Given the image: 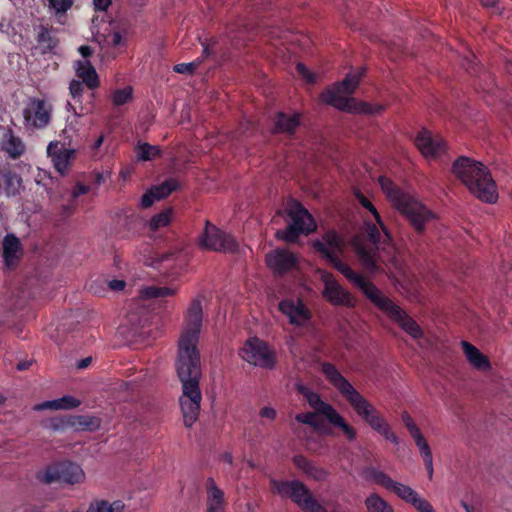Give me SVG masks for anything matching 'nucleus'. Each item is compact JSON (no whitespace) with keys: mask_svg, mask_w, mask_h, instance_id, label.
I'll return each mask as SVG.
<instances>
[{"mask_svg":"<svg viewBox=\"0 0 512 512\" xmlns=\"http://www.w3.org/2000/svg\"><path fill=\"white\" fill-rule=\"evenodd\" d=\"M204 297L198 295L189 305L184 317L183 328L178 340L176 371L182 384L179 398L186 427H191L198 419L202 394L199 387L201 378L200 353L197 348L202 327Z\"/></svg>","mask_w":512,"mask_h":512,"instance_id":"nucleus-1","label":"nucleus"},{"mask_svg":"<svg viewBox=\"0 0 512 512\" xmlns=\"http://www.w3.org/2000/svg\"><path fill=\"white\" fill-rule=\"evenodd\" d=\"M345 243L343 239L334 231L326 232L321 239L314 241L313 247L326 257L333 266L341 272L350 282L359 287L363 293L392 321L407 333L414 340H419L424 336L422 328L410 317L401 307L392 300L385 297L378 288L371 282L355 273L347 264L338 259Z\"/></svg>","mask_w":512,"mask_h":512,"instance_id":"nucleus-2","label":"nucleus"},{"mask_svg":"<svg viewBox=\"0 0 512 512\" xmlns=\"http://www.w3.org/2000/svg\"><path fill=\"white\" fill-rule=\"evenodd\" d=\"M320 370L326 380L339 392L356 414L365 421L371 429L396 445L400 443L399 438L391 430L390 425L378 412L376 407L340 373L335 365L324 362L321 364Z\"/></svg>","mask_w":512,"mask_h":512,"instance_id":"nucleus-3","label":"nucleus"},{"mask_svg":"<svg viewBox=\"0 0 512 512\" xmlns=\"http://www.w3.org/2000/svg\"><path fill=\"white\" fill-rule=\"evenodd\" d=\"M356 197L359 203L371 213L376 223L366 221L365 230L368 241L355 239L353 245L362 265L372 273L378 272L381 271V263L386 261L385 255L393 252L390 235L372 202L360 193Z\"/></svg>","mask_w":512,"mask_h":512,"instance_id":"nucleus-4","label":"nucleus"},{"mask_svg":"<svg viewBox=\"0 0 512 512\" xmlns=\"http://www.w3.org/2000/svg\"><path fill=\"white\" fill-rule=\"evenodd\" d=\"M452 172L476 198L487 203L496 202V183L484 164L462 156L454 161Z\"/></svg>","mask_w":512,"mask_h":512,"instance_id":"nucleus-5","label":"nucleus"},{"mask_svg":"<svg viewBox=\"0 0 512 512\" xmlns=\"http://www.w3.org/2000/svg\"><path fill=\"white\" fill-rule=\"evenodd\" d=\"M378 182L393 207L405 216L415 231L422 233L425 225L434 219V214L414 197L397 188L387 177H379Z\"/></svg>","mask_w":512,"mask_h":512,"instance_id":"nucleus-6","label":"nucleus"},{"mask_svg":"<svg viewBox=\"0 0 512 512\" xmlns=\"http://www.w3.org/2000/svg\"><path fill=\"white\" fill-rule=\"evenodd\" d=\"M285 213L290 218V223L284 230L276 232L277 238L293 243L300 234L307 235L316 229L313 217L299 202L295 200L288 201Z\"/></svg>","mask_w":512,"mask_h":512,"instance_id":"nucleus-7","label":"nucleus"},{"mask_svg":"<svg viewBox=\"0 0 512 512\" xmlns=\"http://www.w3.org/2000/svg\"><path fill=\"white\" fill-rule=\"evenodd\" d=\"M362 76L363 71L348 73L343 81L322 93L323 102L339 110L354 111L359 102L355 98L350 97V95L358 87Z\"/></svg>","mask_w":512,"mask_h":512,"instance_id":"nucleus-8","label":"nucleus"},{"mask_svg":"<svg viewBox=\"0 0 512 512\" xmlns=\"http://www.w3.org/2000/svg\"><path fill=\"white\" fill-rule=\"evenodd\" d=\"M272 490L281 497L291 498L298 506L309 512H321L322 507L313 498L306 486L299 481L272 480Z\"/></svg>","mask_w":512,"mask_h":512,"instance_id":"nucleus-9","label":"nucleus"},{"mask_svg":"<svg viewBox=\"0 0 512 512\" xmlns=\"http://www.w3.org/2000/svg\"><path fill=\"white\" fill-rule=\"evenodd\" d=\"M370 479L385 489L393 492L401 500L412 505L415 509L425 500L412 487L393 480L389 475L376 468L370 467L366 470Z\"/></svg>","mask_w":512,"mask_h":512,"instance_id":"nucleus-10","label":"nucleus"},{"mask_svg":"<svg viewBox=\"0 0 512 512\" xmlns=\"http://www.w3.org/2000/svg\"><path fill=\"white\" fill-rule=\"evenodd\" d=\"M239 355L244 361L261 368L272 369L275 365V353L258 338L248 339Z\"/></svg>","mask_w":512,"mask_h":512,"instance_id":"nucleus-11","label":"nucleus"},{"mask_svg":"<svg viewBox=\"0 0 512 512\" xmlns=\"http://www.w3.org/2000/svg\"><path fill=\"white\" fill-rule=\"evenodd\" d=\"M53 106L46 100L31 98L23 109L24 124L27 128H45L51 120Z\"/></svg>","mask_w":512,"mask_h":512,"instance_id":"nucleus-12","label":"nucleus"},{"mask_svg":"<svg viewBox=\"0 0 512 512\" xmlns=\"http://www.w3.org/2000/svg\"><path fill=\"white\" fill-rule=\"evenodd\" d=\"M200 245L204 249L218 252H234L238 248L236 240L216 226L206 223V228L200 237Z\"/></svg>","mask_w":512,"mask_h":512,"instance_id":"nucleus-13","label":"nucleus"},{"mask_svg":"<svg viewBox=\"0 0 512 512\" xmlns=\"http://www.w3.org/2000/svg\"><path fill=\"white\" fill-rule=\"evenodd\" d=\"M321 280L324 284L322 295L329 303L335 306H355V298L338 283L333 275L321 272Z\"/></svg>","mask_w":512,"mask_h":512,"instance_id":"nucleus-14","label":"nucleus"},{"mask_svg":"<svg viewBox=\"0 0 512 512\" xmlns=\"http://www.w3.org/2000/svg\"><path fill=\"white\" fill-rule=\"evenodd\" d=\"M278 307L291 325L299 328H306L309 326L312 314L300 299L282 300Z\"/></svg>","mask_w":512,"mask_h":512,"instance_id":"nucleus-15","label":"nucleus"},{"mask_svg":"<svg viewBox=\"0 0 512 512\" xmlns=\"http://www.w3.org/2000/svg\"><path fill=\"white\" fill-rule=\"evenodd\" d=\"M85 478L82 468L74 463H59L49 468L45 473L47 483L60 482L66 484L81 483Z\"/></svg>","mask_w":512,"mask_h":512,"instance_id":"nucleus-16","label":"nucleus"},{"mask_svg":"<svg viewBox=\"0 0 512 512\" xmlns=\"http://www.w3.org/2000/svg\"><path fill=\"white\" fill-rule=\"evenodd\" d=\"M266 263L274 274L283 275L298 268L299 258L286 249H275L266 255Z\"/></svg>","mask_w":512,"mask_h":512,"instance_id":"nucleus-17","label":"nucleus"},{"mask_svg":"<svg viewBox=\"0 0 512 512\" xmlns=\"http://www.w3.org/2000/svg\"><path fill=\"white\" fill-rule=\"evenodd\" d=\"M416 146L425 158L440 157L446 151V143L440 136H433L430 131L423 129L415 139Z\"/></svg>","mask_w":512,"mask_h":512,"instance_id":"nucleus-18","label":"nucleus"},{"mask_svg":"<svg viewBox=\"0 0 512 512\" xmlns=\"http://www.w3.org/2000/svg\"><path fill=\"white\" fill-rule=\"evenodd\" d=\"M68 144L66 141L51 142L47 147V154L51 158V161L55 169L61 174L65 175L74 159L75 149L67 148Z\"/></svg>","mask_w":512,"mask_h":512,"instance_id":"nucleus-19","label":"nucleus"},{"mask_svg":"<svg viewBox=\"0 0 512 512\" xmlns=\"http://www.w3.org/2000/svg\"><path fill=\"white\" fill-rule=\"evenodd\" d=\"M66 107L69 112L73 113V116L71 118H68L67 125L65 129L62 131V136L64 138V141H66V143L68 144V146H71L74 142L77 141V139L80 136V117L86 112L84 111V108H81L78 112L77 109L70 102L67 103Z\"/></svg>","mask_w":512,"mask_h":512,"instance_id":"nucleus-20","label":"nucleus"},{"mask_svg":"<svg viewBox=\"0 0 512 512\" xmlns=\"http://www.w3.org/2000/svg\"><path fill=\"white\" fill-rule=\"evenodd\" d=\"M178 187V182L175 179H168L162 184L154 186L146 192L141 198V205L143 208L150 207L155 200H160L167 197L172 191Z\"/></svg>","mask_w":512,"mask_h":512,"instance_id":"nucleus-21","label":"nucleus"},{"mask_svg":"<svg viewBox=\"0 0 512 512\" xmlns=\"http://www.w3.org/2000/svg\"><path fill=\"white\" fill-rule=\"evenodd\" d=\"M461 346L467 361L476 370L488 371L491 369L488 357L485 356L477 347L467 341H462Z\"/></svg>","mask_w":512,"mask_h":512,"instance_id":"nucleus-22","label":"nucleus"},{"mask_svg":"<svg viewBox=\"0 0 512 512\" xmlns=\"http://www.w3.org/2000/svg\"><path fill=\"white\" fill-rule=\"evenodd\" d=\"M298 392L305 398L309 406L319 415L327 417L334 407L323 401L321 396L305 386H298Z\"/></svg>","mask_w":512,"mask_h":512,"instance_id":"nucleus-23","label":"nucleus"},{"mask_svg":"<svg viewBox=\"0 0 512 512\" xmlns=\"http://www.w3.org/2000/svg\"><path fill=\"white\" fill-rule=\"evenodd\" d=\"M207 490V512H223L225 508V500L223 491L216 485L212 478L206 483Z\"/></svg>","mask_w":512,"mask_h":512,"instance_id":"nucleus-24","label":"nucleus"},{"mask_svg":"<svg viewBox=\"0 0 512 512\" xmlns=\"http://www.w3.org/2000/svg\"><path fill=\"white\" fill-rule=\"evenodd\" d=\"M75 70L78 80L84 83L89 89L93 90L99 86L97 72L88 60H78L75 63Z\"/></svg>","mask_w":512,"mask_h":512,"instance_id":"nucleus-25","label":"nucleus"},{"mask_svg":"<svg viewBox=\"0 0 512 512\" xmlns=\"http://www.w3.org/2000/svg\"><path fill=\"white\" fill-rule=\"evenodd\" d=\"M0 147L13 159L18 158L25 151V145L23 144L22 140L15 136L11 130L4 131Z\"/></svg>","mask_w":512,"mask_h":512,"instance_id":"nucleus-26","label":"nucleus"},{"mask_svg":"<svg viewBox=\"0 0 512 512\" xmlns=\"http://www.w3.org/2000/svg\"><path fill=\"white\" fill-rule=\"evenodd\" d=\"M21 255V243L14 235H7L3 240V257L7 266L16 264Z\"/></svg>","mask_w":512,"mask_h":512,"instance_id":"nucleus-27","label":"nucleus"},{"mask_svg":"<svg viewBox=\"0 0 512 512\" xmlns=\"http://www.w3.org/2000/svg\"><path fill=\"white\" fill-rule=\"evenodd\" d=\"M22 187V179L12 172H4L0 174V192L7 197H13L20 193Z\"/></svg>","mask_w":512,"mask_h":512,"instance_id":"nucleus-28","label":"nucleus"},{"mask_svg":"<svg viewBox=\"0 0 512 512\" xmlns=\"http://www.w3.org/2000/svg\"><path fill=\"white\" fill-rule=\"evenodd\" d=\"M299 124L300 116L298 114L288 115L280 112L276 115L273 131L275 133L293 134Z\"/></svg>","mask_w":512,"mask_h":512,"instance_id":"nucleus-29","label":"nucleus"},{"mask_svg":"<svg viewBox=\"0 0 512 512\" xmlns=\"http://www.w3.org/2000/svg\"><path fill=\"white\" fill-rule=\"evenodd\" d=\"M294 463L306 475H308L310 478H312L314 480L322 481L327 476V473L325 470L315 466L313 463H311L308 459H306L303 456H296L294 458Z\"/></svg>","mask_w":512,"mask_h":512,"instance_id":"nucleus-30","label":"nucleus"},{"mask_svg":"<svg viewBox=\"0 0 512 512\" xmlns=\"http://www.w3.org/2000/svg\"><path fill=\"white\" fill-rule=\"evenodd\" d=\"M331 425L339 428L349 441L356 438L355 429L344 419L343 416L334 408L333 411L326 417Z\"/></svg>","mask_w":512,"mask_h":512,"instance_id":"nucleus-31","label":"nucleus"},{"mask_svg":"<svg viewBox=\"0 0 512 512\" xmlns=\"http://www.w3.org/2000/svg\"><path fill=\"white\" fill-rule=\"evenodd\" d=\"M367 512H394V508L377 493L370 494L364 501Z\"/></svg>","mask_w":512,"mask_h":512,"instance_id":"nucleus-32","label":"nucleus"},{"mask_svg":"<svg viewBox=\"0 0 512 512\" xmlns=\"http://www.w3.org/2000/svg\"><path fill=\"white\" fill-rule=\"evenodd\" d=\"M36 40L40 45L43 53L54 51L59 43V40L54 37L51 32L44 26L39 27Z\"/></svg>","mask_w":512,"mask_h":512,"instance_id":"nucleus-33","label":"nucleus"},{"mask_svg":"<svg viewBox=\"0 0 512 512\" xmlns=\"http://www.w3.org/2000/svg\"><path fill=\"white\" fill-rule=\"evenodd\" d=\"M167 262L166 268L171 267H182L187 262V255L182 251L173 250L166 254L161 255L159 259H157L156 267H159L160 264Z\"/></svg>","mask_w":512,"mask_h":512,"instance_id":"nucleus-34","label":"nucleus"},{"mask_svg":"<svg viewBox=\"0 0 512 512\" xmlns=\"http://www.w3.org/2000/svg\"><path fill=\"white\" fill-rule=\"evenodd\" d=\"M124 507V503L120 500L111 503L105 500H96L91 503L86 512H122Z\"/></svg>","mask_w":512,"mask_h":512,"instance_id":"nucleus-35","label":"nucleus"},{"mask_svg":"<svg viewBox=\"0 0 512 512\" xmlns=\"http://www.w3.org/2000/svg\"><path fill=\"white\" fill-rule=\"evenodd\" d=\"M177 288L175 287H158L147 286L141 289L140 294L143 298H165L175 295Z\"/></svg>","mask_w":512,"mask_h":512,"instance_id":"nucleus-36","label":"nucleus"},{"mask_svg":"<svg viewBox=\"0 0 512 512\" xmlns=\"http://www.w3.org/2000/svg\"><path fill=\"white\" fill-rule=\"evenodd\" d=\"M72 2H48L47 11L55 17L56 21L60 24L65 23L66 12L71 8Z\"/></svg>","mask_w":512,"mask_h":512,"instance_id":"nucleus-37","label":"nucleus"},{"mask_svg":"<svg viewBox=\"0 0 512 512\" xmlns=\"http://www.w3.org/2000/svg\"><path fill=\"white\" fill-rule=\"evenodd\" d=\"M137 158L140 161H151L160 155L158 146L150 145L149 143L139 142L135 148Z\"/></svg>","mask_w":512,"mask_h":512,"instance_id":"nucleus-38","label":"nucleus"},{"mask_svg":"<svg viewBox=\"0 0 512 512\" xmlns=\"http://www.w3.org/2000/svg\"><path fill=\"white\" fill-rule=\"evenodd\" d=\"M72 425L78 429L95 431L100 427V419L94 416H77Z\"/></svg>","mask_w":512,"mask_h":512,"instance_id":"nucleus-39","label":"nucleus"},{"mask_svg":"<svg viewBox=\"0 0 512 512\" xmlns=\"http://www.w3.org/2000/svg\"><path fill=\"white\" fill-rule=\"evenodd\" d=\"M132 93L133 89L131 86L115 90L111 95L113 105L121 106L128 103L132 99Z\"/></svg>","mask_w":512,"mask_h":512,"instance_id":"nucleus-40","label":"nucleus"},{"mask_svg":"<svg viewBox=\"0 0 512 512\" xmlns=\"http://www.w3.org/2000/svg\"><path fill=\"white\" fill-rule=\"evenodd\" d=\"M171 220V211L165 210L160 212L159 214L152 217L150 220L149 226L150 229L155 231L162 227L167 226L170 223Z\"/></svg>","mask_w":512,"mask_h":512,"instance_id":"nucleus-41","label":"nucleus"},{"mask_svg":"<svg viewBox=\"0 0 512 512\" xmlns=\"http://www.w3.org/2000/svg\"><path fill=\"white\" fill-rule=\"evenodd\" d=\"M412 438L423 460L433 457L430 446L421 432L415 434L414 436H412Z\"/></svg>","mask_w":512,"mask_h":512,"instance_id":"nucleus-42","label":"nucleus"},{"mask_svg":"<svg viewBox=\"0 0 512 512\" xmlns=\"http://www.w3.org/2000/svg\"><path fill=\"white\" fill-rule=\"evenodd\" d=\"M385 107L380 104H369L365 102H359L357 105V108L353 111L354 113H364V114H371V115H377L383 112Z\"/></svg>","mask_w":512,"mask_h":512,"instance_id":"nucleus-43","label":"nucleus"},{"mask_svg":"<svg viewBox=\"0 0 512 512\" xmlns=\"http://www.w3.org/2000/svg\"><path fill=\"white\" fill-rule=\"evenodd\" d=\"M318 413L314 412H304L299 413L295 416V420L299 423L309 425L313 428H318L319 423L317 421Z\"/></svg>","mask_w":512,"mask_h":512,"instance_id":"nucleus-44","label":"nucleus"},{"mask_svg":"<svg viewBox=\"0 0 512 512\" xmlns=\"http://www.w3.org/2000/svg\"><path fill=\"white\" fill-rule=\"evenodd\" d=\"M84 83H82L80 80H72L69 85V92L72 97V99L75 102H81L83 91H84Z\"/></svg>","mask_w":512,"mask_h":512,"instance_id":"nucleus-45","label":"nucleus"},{"mask_svg":"<svg viewBox=\"0 0 512 512\" xmlns=\"http://www.w3.org/2000/svg\"><path fill=\"white\" fill-rule=\"evenodd\" d=\"M57 402L59 403L58 405L60 406L59 410L76 408L81 404L80 400L69 395L57 399Z\"/></svg>","mask_w":512,"mask_h":512,"instance_id":"nucleus-46","label":"nucleus"},{"mask_svg":"<svg viewBox=\"0 0 512 512\" xmlns=\"http://www.w3.org/2000/svg\"><path fill=\"white\" fill-rule=\"evenodd\" d=\"M401 419H402L404 426L409 431L411 437L414 436L415 434L421 432L419 427L416 425L413 418L410 416V414L408 412H403L401 414Z\"/></svg>","mask_w":512,"mask_h":512,"instance_id":"nucleus-47","label":"nucleus"},{"mask_svg":"<svg viewBox=\"0 0 512 512\" xmlns=\"http://www.w3.org/2000/svg\"><path fill=\"white\" fill-rule=\"evenodd\" d=\"M200 62L180 63L174 66L173 70L180 74H192Z\"/></svg>","mask_w":512,"mask_h":512,"instance_id":"nucleus-48","label":"nucleus"},{"mask_svg":"<svg viewBox=\"0 0 512 512\" xmlns=\"http://www.w3.org/2000/svg\"><path fill=\"white\" fill-rule=\"evenodd\" d=\"M297 72L302 76L308 83H315L317 81V75L309 71V69L302 63L297 64Z\"/></svg>","mask_w":512,"mask_h":512,"instance_id":"nucleus-49","label":"nucleus"},{"mask_svg":"<svg viewBox=\"0 0 512 512\" xmlns=\"http://www.w3.org/2000/svg\"><path fill=\"white\" fill-rule=\"evenodd\" d=\"M59 403L57 402V399L55 400H50V401H45V402H42V403H39V404H36L34 406V410L35 411H41V410H59Z\"/></svg>","mask_w":512,"mask_h":512,"instance_id":"nucleus-50","label":"nucleus"},{"mask_svg":"<svg viewBox=\"0 0 512 512\" xmlns=\"http://www.w3.org/2000/svg\"><path fill=\"white\" fill-rule=\"evenodd\" d=\"M259 416L273 421L277 416V411L273 407L265 406L260 409Z\"/></svg>","mask_w":512,"mask_h":512,"instance_id":"nucleus-51","label":"nucleus"},{"mask_svg":"<svg viewBox=\"0 0 512 512\" xmlns=\"http://www.w3.org/2000/svg\"><path fill=\"white\" fill-rule=\"evenodd\" d=\"M104 41L108 44V45H111V46H118L120 45L121 41H122V37L120 35L119 32H113L107 36H105V39Z\"/></svg>","mask_w":512,"mask_h":512,"instance_id":"nucleus-52","label":"nucleus"},{"mask_svg":"<svg viewBox=\"0 0 512 512\" xmlns=\"http://www.w3.org/2000/svg\"><path fill=\"white\" fill-rule=\"evenodd\" d=\"M107 285H108L109 289L112 291H122L125 288L126 283L124 280L114 279V280L108 281Z\"/></svg>","mask_w":512,"mask_h":512,"instance_id":"nucleus-53","label":"nucleus"},{"mask_svg":"<svg viewBox=\"0 0 512 512\" xmlns=\"http://www.w3.org/2000/svg\"><path fill=\"white\" fill-rule=\"evenodd\" d=\"M89 191V187L81 183H77L72 191V197L77 198L80 195L86 194Z\"/></svg>","mask_w":512,"mask_h":512,"instance_id":"nucleus-54","label":"nucleus"},{"mask_svg":"<svg viewBox=\"0 0 512 512\" xmlns=\"http://www.w3.org/2000/svg\"><path fill=\"white\" fill-rule=\"evenodd\" d=\"M423 462H424L425 468H426V470H427V474H428L429 479H432V477H433V473H434V469H433V457H432V458L425 459V460H423Z\"/></svg>","mask_w":512,"mask_h":512,"instance_id":"nucleus-55","label":"nucleus"},{"mask_svg":"<svg viewBox=\"0 0 512 512\" xmlns=\"http://www.w3.org/2000/svg\"><path fill=\"white\" fill-rule=\"evenodd\" d=\"M418 512H435L432 505L425 499L416 509Z\"/></svg>","mask_w":512,"mask_h":512,"instance_id":"nucleus-56","label":"nucleus"},{"mask_svg":"<svg viewBox=\"0 0 512 512\" xmlns=\"http://www.w3.org/2000/svg\"><path fill=\"white\" fill-rule=\"evenodd\" d=\"M110 4L111 2H93L94 10L100 12L106 11Z\"/></svg>","mask_w":512,"mask_h":512,"instance_id":"nucleus-57","label":"nucleus"},{"mask_svg":"<svg viewBox=\"0 0 512 512\" xmlns=\"http://www.w3.org/2000/svg\"><path fill=\"white\" fill-rule=\"evenodd\" d=\"M79 53L84 57H88L92 54V49L91 47L89 46H86V45H83V46H80L79 49H78Z\"/></svg>","mask_w":512,"mask_h":512,"instance_id":"nucleus-58","label":"nucleus"},{"mask_svg":"<svg viewBox=\"0 0 512 512\" xmlns=\"http://www.w3.org/2000/svg\"><path fill=\"white\" fill-rule=\"evenodd\" d=\"M91 361V357L84 358L78 362L77 366L79 369H85L90 365Z\"/></svg>","mask_w":512,"mask_h":512,"instance_id":"nucleus-59","label":"nucleus"},{"mask_svg":"<svg viewBox=\"0 0 512 512\" xmlns=\"http://www.w3.org/2000/svg\"><path fill=\"white\" fill-rule=\"evenodd\" d=\"M31 365V362H28V361H22V362H19L17 364V369L19 371H22V370H26L29 368V366Z\"/></svg>","mask_w":512,"mask_h":512,"instance_id":"nucleus-60","label":"nucleus"},{"mask_svg":"<svg viewBox=\"0 0 512 512\" xmlns=\"http://www.w3.org/2000/svg\"><path fill=\"white\" fill-rule=\"evenodd\" d=\"M104 181H105V178H104L103 174H101V173H96L95 174V182L98 185L102 184Z\"/></svg>","mask_w":512,"mask_h":512,"instance_id":"nucleus-61","label":"nucleus"},{"mask_svg":"<svg viewBox=\"0 0 512 512\" xmlns=\"http://www.w3.org/2000/svg\"><path fill=\"white\" fill-rule=\"evenodd\" d=\"M104 137L101 135L93 145V149H98L103 143Z\"/></svg>","mask_w":512,"mask_h":512,"instance_id":"nucleus-62","label":"nucleus"},{"mask_svg":"<svg viewBox=\"0 0 512 512\" xmlns=\"http://www.w3.org/2000/svg\"><path fill=\"white\" fill-rule=\"evenodd\" d=\"M462 507L465 509L466 512H473V507L468 505L466 502H461Z\"/></svg>","mask_w":512,"mask_h":512,"instance_id":"nucleus-63","label":"nucleus"},{"mask_svg":"<svg viewBox=\"0 0 512 512\" xmlns=\"http://www.w3.org/2000/svg\"><path fill=\"white\" fill-rule=\"evenodd\" d=\"M223 460L229 464L232 463V456L230 454H224L223 455Z\"/></svg>","mask_w":512,"mask_h":512,"instance_id":"nucleus-64","label":"nucleus"}]
</instances>
